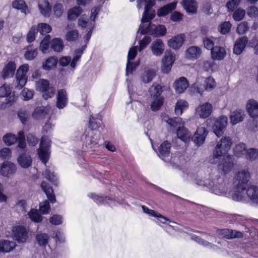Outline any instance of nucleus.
I'll return each instance as SVG.
<instances>
[{
	"label": "nucleus",
	"mask_w": 258,
	"mask_h": 258,
	"mask_svg": "<svg viewBox=\"0 0 258 258\" xmlns=\"http://www.w3.org/2000/svg\"><path fill=\"white\" fill-rule=\"evenodd\" d=\"M187 180L192 181L190 173L187 174ZM193 181L198 186L203 187L215 195L227 194V185L223 177L216 170L210 171L209 169H207L206 171H200L198 172Z\"/></svg>",
	"instance_id": "f257e3e1"
},
{
	"label": "nucleus",
	"mask_w": 258,
	"mask_h": 258,
	"mask_svg": "<svg viewBox=\"0 0 258 258\" xmlns=\"http://www.w3.org/2000/svg\"><path fill=\"white\" fill-rule=\"evenodd\" d=\"M137 2L138 9L145 5L141 24L139 26L138 33L140 32L142 35L149 34L155 37L164 36L166 33V28L164 25H156L150 22L155 16V11L151 10L155 5L154 0H137Z\"/></svg>",
	"instance_id": "f03ea898"
},
{
	"label": "nucleus",
	"mask_w": 258,
	"mask_h": 258,
	"mask_svg": "<svg viewBox=\"0 0 258 258\" xmlns=\"http://www.w3.org/2000/svg\"><path fill=\"white\" fill-rule=\"evenodd\" d=\"M232 145V139L229 137H223L217 143L213 152L214 161L210 160L212 164L219 162L218 168L219 171L226 174L233 167V157L227 155Z\"/></svg>",
	"instance_id": "7ed1b4c3"
},
{
	"label": "nucleus",
	"mask_w": 258,
	"mask_h": 258,
	"mask_svg": "<svg viewBox=\"0 0 258 258\" xmlns=\"http://www.w3.org/2000/svg\"><path fill=\"white\" fill-rule=\"evenodd\" d=\"M50 119H46V122L43 126L42 136L38 149V155L40 160L45 164L48 162L50 155L49 149L51 145L50 139L44 134L50 133L52 130V124L49 122Z\"/></svg>",
	"instance_id": "20e7f679"
},
{
	"label": "nucleus",
	"mask_w": 258,
	"mask_h": 258,
	"mask_svg": "<svg viewBox=\"0 0 258 258\" xmlns=\"http://www.w3.org/2000/svg\"><path fill=\"white\" fill-rule=\"evenodd\" d=\"M99 8L98 7L93 8L91 10V15L89 19L87 16L83 15L78 20V25L82 29L88 30L87 33L84 36L85 42H89L92 34V31L95 27V20L98 17Z\"/></svg>",
	"instance_id": "39448f33"
},
{
	"label": "nucleus",
	"mask_w": 258,
	"mask_h": 258,
	"mask_svg": "<svg viewBox=\"0 0 258 258\" xmlns=\"http://www.w3.org/2000/svg\"><path fill=\"white\" fill-rule=\"evenodd\" d=\"M162 119L167 123L171 127H173V129L177 128L176 134L179 139L185 143L190 141L191 136V134L183 126L184 122L181 118L175 117L171 118L168 116L162 115Z\"/></svg>",
	"instance_id": "423d86ee"
},
{
	"label": "nucleus",
	"mask_w": 258,
	"mask_h": 258,
	"mask_svg": "<svg viewBox=\"0 0 258 258\" xmlns=\"http://www.w3.org/2000/svg\"><path fill=\"white\" fill-rule=\"evenodd\" d=\"M18 137L11 133L7 134L3 137L4 142L8 146L13 145L18 142V149L25 151L26 147L25 136L23 131H20L18 133Z\"/></svg>",
	"instance_id": "0eeeda50"
},
{
	"label": "nucleus",
	"mask_w": 258,
	"mask_h": 258,
	"mask_svg": "<svg viewBox=\"0 0 258 258\" xmlns=\"http://www.w3.org/2000/svg\"><path fill=\"white\" fill-rule=\"evenodd\" d=\"M29 66L28 64L22 65L18 69L16 74V85L17 89H22L26 84L27 80L26 74L28 72Z\"/></svg>",
	"instance_id": "6e6552de"
},
{
	"label": "nucleus",
	"mask_w": 258,
	"mask_h": 258,
	"mask_svg": "<svg viewBox=\"0 0 258 258\" xmlns=\"http://www.w3.org/2000/svg\"><path fill=\"white\" fill-rule=\"evenodd\" d=\"M37 90L42 92L45 99L52 97L55 92V88L50 86L49 82L44 79H41L37 83Z\"/></svg>",
	"instance_id": "1a4fd4ad"
},
{
	"label": "nucleus",
	"mask_w": 258,
	"mask_h": 258,
	"mask_svg": "<svg viewBox=\"0 0 258 258\" xmlns=\"http://www.w3.org/2000/svg\"><path fill=\"white\" fill-rule=\"evenodd\" d=\"M227 122L228 118L224 115H221L216 119L213 125L212 130L217 137H221L223 135Z\"/></svg>",
	"instance_id": "9d476101"
},
{
	"label": "nucleus",
	"mask_w": 258,
	"mask_h": 258,
	"mask_svg": "<svg viewBox=\"0 0 258 258\" xmlns=\"http://www.w3.org/2000/svg\"><path fill=\"white\" fill-rule=\"evenodd\" d=\"M250 174L248 170H242L239 171L235 177L234 185L239 189H245V185L249 181Z\"/></svg>",
	"instance_id": "9b49d317"
},
{
	"label": "nucleus",
	"mask_w": 258,
	"mask_h": 258,
	"mask_svg": "<svg viewBox=\"0 0 258 258\" xmlns=\"http://www.w3.org/2000/svg\"><path fill=\"white\" fill-rule=\"evenodd\" d=\"M137 46H134L131 48L128 52L127 61L126 67V75L129 74H132L136 68L139 65L138 62H131V60L134 59L137 54Z\"/></svg>",
	"instance_id": "f8f14e48"
},
{
	"label": "nucleus",
	"mask_w": 258,
	"mask_h": 258,
	"mask_svg": "<svg viewBox=\"0 0 258 258\" xmlns=\"http://www.w3.org/2000/svg\"><path fill=\"white\" fill-rule=\"evenodd\" d=\"M86 146L88 148H93L98 147L103 142L100 138V133L90 131L88 135L85 137Z\"/></svg>",
	"instance_id": "ddd939ff"
},
{
	"label": "nucleus",
	"mask_w": 258,
	"mask_h": 258,
	"mask_svg": "<svg viewBox=\"0 0 258 258\" xmlns=\"http://www.w3.org/2000/svg\"><path fill=\"white\" fill-rule=\"evenodd\" d=\"M89 197L92 199L93 201L97 204H108L110 206H115L116 203L122 204V201H115L110 198L103 195H98L95 194L90 193L88 194Z\"/></svg>",
	"instance_id": "4468645a"
},
{
	"label": "nucleus",
	"mask_w": 258,
	"mask_h": 258,
	"mask_svg": "<svg viewBox=\"0 0 258 258\" xmlns=\"http://www.w3.org/2000/svg\"><path fill=\"white\" fill-rule=\"evenodd\" d=\"M14 239L19 243H23L26 241L28 238V233L24 227L17 226L13 229Z\"/></svg>",
	"instance_id": "2eb2a0df"
},
{
	"label": "nucleus",
	"mask_w": 258,
	"mask_h": 258,
	"mask_svg": "<svg viewBox=\"0 0 258 258\" xmlns=\"http://www.w3.org/2000/svg\"><path fill=\"white\" fill-rule=\"evenodd\" d=\"M175 60V56L170 50H167L165 52L162 59V71L164 73H168L171 70L172 64Z\"/></svg>",
	"instance_id": "dca6fc26"
},
{
	"label": "nucleus",
	"mask_w": 258,
	"mask_h": 258,
	"mask_svg": "<svg viewBox=\"0 0 258 258\" xmlns=\"http://www.w3.org/2000/svg\"><path fill=\"white\" fill-rule=\"evenodd\" d=\"M208 134V131L204 126L198 127L196 132L191 138V140L198 146L202 145L205 140Z\"/></svg>",
	"instance_id": "f3484780"
},
{
	"label": "nucleus",
	"mask_w": 258,
	"mask_h": 258,
	"mask_svg": "<svg viewBox=\"0 0 258 258\" xmlns=\"http://www.w3.org/2000/svg\"><path fill=\"white\" fill-rule=\"evenodd\" d=\"M213 106L208 102L203 103L196 109V114L201 118L208 117L212 112Z\"/></svg>",
	"instance_id": "a211bd4d"
},
{
	"label": "nucleus",
	"mask_w": 258,
	"mask_h": 258,
	"mask_svg": "<svg viewBox=\"0 0 258 258\" xmlns=\"http://www.w3.org/2000/svg\"><path fill=\"white\" fill-rule=\"evenodd\" d=\"M16 170V166L14 163L5 161L1 165L0 173L2 176L9 177L15 173Z\"/></svg>",
	"instance_id": "6ab92c4d"
},
{
	"label": "nucleus",
	"mask_w": 258,
	"mask_h": 258,
	"mask_svg": "<svg viewBox=\"0 0 258 258\" xmlns=\"http://www.w3.org/2000/svg\"><path fill=\"white\" fill-rule=\"evenodd\" d=\"M154 150L157 152L158 156L163 160L167 161L166 158H168L170 154L171 144L168 141L162 143L158 148V151L153 147Z\"/></svg>",
	"instance_id": "aec40b11"
},
{
	"label": "nucleus",
	"mask_w": 258,
	"mask_h": 258,
	"mask_svg": "<svg viewBox=\"0 0 258 258\" xmlns=\"http://www.w3.org/2000/svg\"><path fill=\"white\" fill-rule=\"evenodd\" d=\"M68 103V96L67 91L61 89L58 90L56 96V107L59 109L65 107Z\"/></svg>",
	"instance_id": "412c9836"
},
{
	"label": "nucleus",
	"mask_w": 258,
	"mask_h": 258,
	"mask_svg": "<svg viewBox=\"0 0 258 258\" xmlns=\"http://www.w3.org/2000/svg\"><path fill=\"white\" fill-rule=\"evenodd\" d=\"M151 49L153 54L156 56H160L164 50V45L162 40L157 39L152 42Z\"/></svg>",
	"instance_id": "4be33fe9"
},
{
	"label": "nucleus",
	"mask_w": 258,
	"mask_h": 258,
	"mask_svg": "<svg viewBox=\"0 0 258 258\" xmlns=\"http://www.w3.org/2000/svg\"><path fill=\"white\" fill-rule=\"evenodd\" d=\"M16 69L15 63L13 61H9L7 63L2 72V76L4 79L12 77L15 73Z\"/></svg>",
	"instance_id": "5701e85b"
},
{
	"label": "nucleus",
	"mask_w": 258,
	"mask_h": 258,
	"mask_svg": "<svg viewBox=\"0 0 258 258\" xmlns=\"http://www.w3.org/2000/svg\"><path fill=\"white\" fill-rule=\"evenodd\" d=\"M247 42V38L245 36L237 39L234 45L233 53L236 55L240 54L245 49Z\"/></svg>",
	"instance_id": "b1692460"
},
{
	"label": "nucleus",
	"mask_w": 258,
	"mask_h": 258,
	"mask_svg": "<svg viewBox=\"0 0 258 258\" xmlns=\"http://www.w3.org/2000/svg\"><path fill=\"white\" fill-rule=\"evenodd\" d=\"M246 195L250 202L254 205H258V186L250 185L246 189Z\"/></svg>",
	"instance_id": "393cba45"
},
{
	"label": "nucleus",
	"mask_w": 258,
	"mask_h": 258,
	"mask_svg": "<svg viewBox=\"0 0 258 258\" xmlns=\"http://www.w3.org/2000/svg\"><path fill=\"white\" fill-rule=\"evenodd\" d=\"M173 85L176 92L180 94L185 91L189 84L185 77H181L175 81Z\"/></svg>",
	"instance_id": "a878e982"
},
{
	"label": "nucleus",
	"mask_w": 258,
	"mask_h": 258,
	"mask_svg": "<svg viewBox=\"0 0 258 258\" xmlns=\"http://www.w3.org/2000/svg\"><path fill=\"white\" fill-rule=\"evenodd\" d=\"M184 40V35L180 34L170 39L168 42V45L173 49H178L182 45Z\"/></svg>",
	"instance_id": "bb28decb"
},
{
	"label": "nucleus",
	"mask_w": 258,
	"mask_h": 258,
	"mask_svg": "<svg viewBox=\"0 0 258 258\" xmlns=\"http://www.w3.org/2000/svg\"><path fill=\"white\" fill-rule=\"evenodd\" d=\"M202 54L201 49L196 46H190L185 52V56L189 59H196L200 57Z\"/></svg>",
	"instance_id": "cd10ccee"
},
{
	"label": "nucleus",
	"mask_w": 258,
	"mask_h": 258,
	"mask_svg": "<svg viewBox=\"0 0 258 258\" xmlns=\"http://www.w3.org/2000/svg\"><path fill=\"white\" fill-rule=\"evenodd\" d=\"M211 57L213 60H222L226 56V52L224 47L215 45V48L211 51Z\"/></svg>",
	"instance_id": "c85d7f7f"
},
{
	"label": "nucleus",
	"mask_w": 258,
	"mask_h": 258,
	"mask_svg": "<svg viewBox=\"0 0 258 258\" xmlns=\"http://www.w3.org/2000/svg\"><path fill=\"white\" fill-rule=\"evenodd\" d=\"M24 151L25 153L21 154L18 157L17 160L19 164L23 168H27L31 165L32 159L30 155L27 154L26 149Z\"/></svg>",
	"instance_id": "c756f323"
},
{
	"label": "nucleus",
	"mask_w": 258,
	"mask_h": 258,
	"mask_svg": "<svg viewBox=\"0 0 258 258\" xmlns=\"http://www.w3.org/2000/svg\"><path fill=\"white\" fill-rule=\"evenodd\" d=\"M246 109L251 117H258V103L256 101L249 100L246 104Z\"/></svg>",
	"instance_id": "7c9ffc66"
},
{
	"label": "nucleus",
	"mask_w": 258,
	"mask_h": 258,
	"mask_svg": "<svg viewBox=\"0 0 258 258\" xmlns=\"http://www.w3.org/2000/svg\"><path fill=\"white\" fill-rule=\"evenodd\" d=\"M33 116L35 119H50L49 113L44 107H38L34 111Z\"/></svg>",
	"instance_id": "2f4dec72"
},
{
	"label": "nucleus",
	"mask_w": 258,
	"mask_h": 258,
	"mask_svg": "<svg viewBox=\"0 0 258 258\" xmlns=\"http://www.w3.org/2000/svg\"><path fill=\"white\" fill-rule=\"evenodd\" d=\"M41 187L45 193L49 201L52 203H55L56 201L55 197L52 187L50 186L45 181L42 182Z\"/></svg>",
	"instance_id": "473e14b6"
},
{
	"label": "nucleus",
	"mask_w": 258,
	"mask_h": 258,
	"mask_svg": "<svg viewBox=\"0 0 258 258\" xmlns=\"http://www.w3.org/2000/svg\"><path fill=\"white\" fill-rule=\"evenodd\" d=\"M244 116V111L241 109H237L234 111L231 112L230 115V122L232 124L235 125L242 121Z\"/></svg>",
	"instance_id": "72a5a7b5"
},
{
	"label": "nucleus",
	"mask_w": 258,
	"mask_h": 258,
	"mask_svg": "<svg viewBox=\"0 0 258 258\" xmlns=\"http://www.w3.org/2000/svg\"><path fill=\"white\" fill-rule=\"evenodd\" d=\"M182 5L188 14H194L197 12V7L195 0H183Z\"/></svg>",
	"instance_id": "f704fd0d"
},
{
	"label": "nucleus",
	"mask_w": 258,
	"mask_h": 258,
	"mask_svg": "<svg viewBox=\"0 0 258 258\" xmlns=\"http://www.w3.org/2000/svg\"><path fill=\"white\" fill-rule=\"evenodd\" d=\"M16 246V244L14 241L2 240L0 241V251L2 252H9L12 251Z\"/></svg>",
	"instance_id": "c9c22d12"
},
{
	"label": "nucleus",
	"mask_w": 258,
	"mask_h": 258,
	"mask_svg": "<svg viewBox=\"0 0 258 258\" xmlns=\"http://www.w3.org/2000/svg\"><path fill=\"white\" fill-rule=\"evenodd\" d=\"M204 47L212 51V49L215 48V45H219V40L217 38L213 37H205L203 40Z\"/></svg>",
	"instance_id": "e433bc0d"
},
{
	"label": "nucleus",
	"mask_w": 258,
	"mask_h": 258,
	"mask_svg": "<svg viewBox=\"0 0 258 258\" xmlns=\"http://www.w3.org/2000/svg\"><path fill=\"white\" fill-rule=\"evenodd\" d=\"M176 6V3H170L159 9L157 11V15L159 17L165 16L174 10L175 9Z\"/></svg>",
	"instance_id": "4c0bfd02"
},
{
	"label": "nucleus",
	"mask_w": 258,
	"mask_h": 258,
	"mask_svg": "<svg viewBox=\"0 0 258 258\" xmlns=\"http://www.w3.org/2000/svg\"><path fill=\"white\" fill-rule=\"evenodd\" d=\"M50 47L55 52L61 51L64 48L62 40L59 38L52 39L50 42Z\"/></svg>",
	"instance_id": "58836bf2"
},
{
	"label": "nucleus",
	"mask_w": 258,
	"mask_h": 258,
	"mask_svg": "<svg viewBox=\"0 0 258 258\" xmlns=\"http://www.w3.org/2000/svg\"><path fill=\"white\" fill-rule=\"evenodd\" d=\"M49 237L47 234L38 232L36 235V240L39 246L45 247L48 244Z\"/></svg>",
	"instance_id": "ea45409f"
},
{
	"label": "nucleus",
	"mask_w": 258,
	"mask_h": 258,
	"mask_svg": "<svg viewBox=\"0 0 258 258\" xmlns=\"http://www.w3.org/2000/svg\"><path fill=\"white\" fill-rule=\"evenodd\" d=\"M245 189H239L236 185H234V191L231 195L233 200L238 202H243L244 197L243 192Z\"/></svg>",
	"instance_id": "a19ab883"
},
{
	"label": "nucleus",
	"mask_w": 258,
	"mask_h": 258,
	"mask_svg": "<svg viewBox=\"0 0 258 258\" xmlns=\"http://www.w3.org/2000/svg\"><path fill=\"white\" fill-rule=\"evenodd\" d=\"M156 76V72L152 69H148L145 71L141 76L142 81L145 83L151 82Z\"/></svg>",
	"instance_id": "79ce46f5"
},
{
	"label": "nucleus",
	"mask_w": 258,
	"mask_h": 258,
	"mask_svg": "<svg viewBox=\"0 0 258 258\" xmlns=\"http://www.w3.org/2000/svg\"><path fill=\"white\" fill-rule=\"evenodd\" d=\"M162 92V87L158 84H153L149 89V93L152 98L162 97L161 96Z\"/></svg>",
	"instance_id": "37998d69"
},
{
	"label": "nucleus",
	"mask_w": 258,
	"mask_h": 258,
	"mask_svg": "<svg viewBox=\"0 0 258 258\" xmlns=\"http://www.w3.org/2000/svg\"><path fill=\"white\" fill-rule=\"evenodd\" d=\"M82 9L79 6H76L70 10L68 13V19L69 20H76L82 13Z\"/></svg>",
	"instance_id": "c03bdc74"
},
{
	"label": "nucleus",
	"mask_w": 258,
	"mask_h": 258,
	"mask_svg": "<svg viewBox=\"0 0 258 258\" xmlns=\"http://www.w3.org/2000/svg\"><path fill=\"white\" fill-rule=\"evenodd\" d=\"M188 103L184 100H179L177 101L175 107V113L177 115H180L183 111L188 107Z\"/></svg>",
	"instance_id": "a18cd8bd"
},
{
	"label": "nucleus",
	"mask_w": 258,
	"mask_h": 258,
	"mask_svg": "<svg viewBox=\"0 0 258 258\" xmlns=\"http://www.w3.org/2000/svg\"><path fill=\"white\" fill-rule=\"evenodd\" d=\"M101 119L100 118H95L93 116H91L89 120V127L91 128L90 131H96L97 129L101 128L103 130V127L101 126Z\"/></svg>",
	"instance_id": "49530a36"
},
{
	"label": "nucleus",
	"mask_w": 258,
	"mask_h": 258,
	"mask_svg": "<svg viewBox=\"0 0 258 258\" xmlns=\"http://www.w3.org/2000/svg\"><path fill=\"white\" fill-rule=\"evenodd\" d=\"M58 62V60L55 56H50L48 57L43 63L42 67L45 70H50L53 67H55Z\"/></svg>",
	"instance_id": "de8ad7c7"
},
{
	"label": "nucleus",
	"mask_w": 258,
	"mask_h": 258,
	"mask_svg": "<svg viewBox=\"0 0 258 258\" xmlns=\"http://www.w3.org/2000/svg\"><path fill=\"white\" fill-rule=\"evenodd\" d=\"M39 9L41 14L45 17H48L50 15L51 7L47 1H44L43 4H39Z\"/></svg>",
	"instance_id": "09e8293b"
},
{
	"label": "nucleus",
	"mask_w": 258,
	"mask_h": 258,
	"mask_svg": "<svg viewBox=\"0 0 258 258\" xmlns=\"http://www.w3.org/2000/svg\"><path fill=\"white\" fill-rule=\"evenodd\" d=\"M25 49L27 50L25 53V57L27 60H33L37 55V48H32L31 45L27 46Z\"/></svg>",
	"instance_id": "8fccbe9b"
},
{
	"label": "nucleus",
	"mask_w": 258,
	"mask_h": 258,
	"mask_svg": "<svg viewBox=\"0 0 258 258\" xmlns=\"http://www.w3.org/2000/svg\"><path fill=\"white\" fill-rule=\"evenodd\" d=\"M246 145L240 143L237 144L233 149V153L235 156L240 157L246 153Z\"/></svg>",
	"instance_id": "3c124183"
},
{
	"label": "nucleus",
	"mask_w": 258,
	"mask_h": 258,
	"mask_svg": "<svg viewBox=\"0 0 258 258\" xmlns=\"http://www.w3.org/2000/svg\"><path fill=\"white\" fill-rule=\"evenodd\" d=\"M12 6L14 8L20 10L22 13L27 14L28 8L23 0H16L13 2Z\"/></svg>",
	"instance_id": "603ef678"
},
{
	"label": "nucleus",
	"mask_w": 258,
	"mask_h": 258,
	"mask_svg": "<svg viewBox=\"0 0 258 258\" xmlns=\"http://www.w3.org/2000/svg\"><path fill=\"white\" fill-rule=\"evenodd\" d=\"M50 42V36L49 35H46L41 41L40 45V49L42 53H45L47 52Z\"/></svg>",
	"instance_id": "864d4df0"
},
{
	"label": "nucleus",
	"mask_w": 258,
	"mask_h": 258,
	"mask_svg": "<svg viewBox=\"0 0 258 258\" xmlns=\"http://www.w3.org/2000/svg\"><path fill=\"white\" fill-rule=\"evenodd\" d=\"M28 216L29 218L35 223H39L42 220V217L35 209L31 210L28 213Z\"/></svg>",
	"instance_id": "5fc2aeb1"
},
{
	"label": "nucleus",
	"mask_w": 258,
	"mask_h": 258,
	"mask_svg": "<svg viewBox=\"0 0 258 258\" xmlns=\"http://www.w3.org/2000/svg\"><path fill=\"white\" fill-rule=\"evenodd\" d=\"M150 216L154 217L157 218V220L156 222L159 224L160 222L162 223H165L166 221H169V220L166 217L163 216L160 213L155 211L154 210H151L150 212L148 214Z\"/></svg>",
	"instance_id": "6e6d98bb"
},
{
	"label": "nucleus",
	"mask_w": 258,
	"mask_h": 258,
	"mask_svg": "<svg viewBox=\"0 0 258 258\" xmlns=\"http://www.w3.org/2000/svg\"><path fill=\"white\" fill-rule=\"evenodd\" d=\"M36 27L38 28V32L42 35H44L51 31V27L46 23H39Z\"/></svg>",
	"instance_id": "4d7b16f0"
},
{
	"label": "nucleus",
	"mask_w": 258,
	"mask_h": 258,
	"mask_svg": "<svg viewBox=\"0 0 258 258\" xmlns=\"http://www.w3.org/2000/svg\"><path fill=\"white\" fill-rule=\"evenodd\" d=\"M38 33V28L36 25L33 26L29 31L27 35L26 40L29 43H31L34 41L36 38V35Z\"/></svg>",
	"instance_id": "13d9d810"
},
{
	"label": "nucleus",
	"mask_w": 258,
	"mask_h": 258,
	"mask_svg": "<svg viewBox=\"0 0 258 258\" xmlns=\"http://www.w3.org/2000/svg\"><path fill=\"white\" fill-rule=\"evenodd\" d=\"M44 177L54 185L57 184V178L53 172H51L49 169H46L44 173Z\"/></svg>",
	"instance_id": "bf43d9fd"
},
{
	"label": "nucleus",
	"mask_w": 258,
	"mask_h": 258,
	"mask_svg": "<svg viewBox=\"0 0 258 258\" xmlns=\"http://www.w3.org/2000/svg\"><path fill=\"white\" fill-rule=\"evenodd\" d=\"M154 100L151 104V108L153 111L158 110L163 103V98H153Z\"/></svg>",
	"instance_id": "052dcab7"
},
{
	"label": "nucleus",
	"mask_w": 258,
	"mask_h": 258,
	"mask_svg": "<svg viewBox=\"0 0 258 258\" xmlns=\"http://www.w3.org/2000/svg\"><path fill=\"white\" fill-rule=\"evenodd\" d=\"M18 115L22 123L25 124L29 116L28 112L24 108L20 109L18 112Z\"/></svg>",
	"instance_id": "680f3d73"
},
{
	"label": "nucleus",
	"mask_w": 258,
	"mask_h": 258,
	"mask_svg": "<svg viewBox=\"0 0 258 258\" xmlns=\"http://www.w3.org/2000/svg\"><path fill=\"white\" fill-rule=\"evenodd\" d=\"M246 158L251 161L255 160L258 157V150L250 148L246 152Z\"/></svg>",
	"instance_id": "e2e57ef3"
},
{
	"label": "nucleus",
	"mask_w": 258,
	"mask_h": 258,
	"mask_svg": "<svg viewBox=\"0 0 258 258\" xmlns=\"http://www.w3.org/2000/svg\"><path fill=\"white\" fill-rule=\"evenodd\" d=\"M79 32L77 30L69 31L66 34V39L68 41H74L77 39Z\"/></svg>",
	"instance_id": "0e129e2a"
},
{
	"label": "nucleus",
	"mask_w": 258,
	"mask_h": 258,
	"mask_svg": "<svg viewBox=\"0 0 258 258\" xmlns=\"http://www.w3.org/2000/svg\"><path fill=\"white\" fill-rule=\"evenodd\" d=\"M231 28V24L229 22H225L219 26V31L222 34L228 33Z\"/></svg>",
	"instance_id": "69168bd1"
},
{
	"label": "nucleus",
	"mask_w": 258,
	"mask_h": 258,
	"mask_svg": "<svg viewBox=\"0 0 258 258\" xmlns=\"http://www.w3.org/2000/svg\"><path fill=\"white\" fill-rule=\"evenodd\" d=\"M50 207L49 202L47 200H45L43 202H41L39 204V210L43 214H47L49 212Z\"/></svg>",
	"instance_id": "338daca9"
},
{
	"label": "nucleus",
	"mask_w": 258,
	"mask_h": 258,
	"mask_svg": "<svg viewBox=\"0 0 258 258\" xmlns=\"http://www.w3.org/2000/svg\"><path fill=\"white\" fill-rule=\"evenodd\" d=\"M245 14V12L244 10L238 8L236 10L233 14V18L234 20L236 21H240L241 20Z\"/></svg>",
	"instance_id": "774afa93"
}]
</instances>
